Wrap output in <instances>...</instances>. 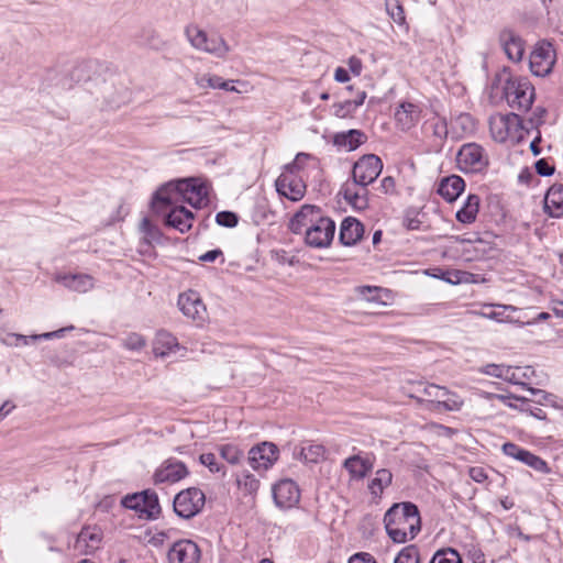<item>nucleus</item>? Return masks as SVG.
I'll list each match as a JSON object with an SVG mask.
<instances>
[{
    "mask_svg": "<svg viewBox=\"0 0 563 563\" xmlns=\"http://www.w3.org/2000/svg\"><path fill=\"white\" fill-rule=\"evenodd\" d=\"M289 229L295 234L305 233V242L308 246L324 249L333 241L335 222L322 216L321 208L303 205L290 219Z\"/></svg>",
    "mask_w": 563,
    "mask_h": 563,
    "instance_id": "f257e3e1",
    "label": "nucleus"
},
{
    "mask_svg": "<svg viewBox=\"0 0 563 563\" xmlns=\"http://www.w3.org/2000/svg\"><path fill=\"white\" fill-rule=\"evenodd\" d=\"M504 97L510 108L527 112L534 101V87L526 77L509 76L503 87Z\"/></svg>",
    "mask_w": 563,
    "mask_h": 563,
    "instance_id": "f03ea898",
    "label": "nucleus"
},
{
    "mask_svg": "<svg viewBox=\"0 0 563 563\" xmlns=\"http://www.w3.org/2000/svg\"><path fill=\"white\" fill-rule=\"evenodd\" d=\"M384 522L406 527L413 539L421 530V518L418 506L411 501L394 504L384 515Z\"/></svg>",
    "mask_w": 563,
    "mask_h": 563,
    "instance_id": "7ed1b4c3",
    "label": "nucleus"
},
{
    "mask_svg": "<svg viewBox=\"0 0 563 563\" xmlns=\"http://www.w3.org/2000/svg\"><path fill=\"white\" fill-rule=\"evenodd\" d=\"M185 34L196 49L209 53L218 58L225 57L230 52V46L222 36H208V34L197 25L190 24L186 26Z\"/></svg>",
    "mask_w": 563,
    "mask_h": 563,
    "instance_id": "20e7f679",
    "label": "nucleus"
},
{
    "mask_svg": "<svg viewBox=\"0 0 563 563\" xmlns=\"http://www.w3.org/2000/svg\"><path fill=\"white\" fill-rule=\"evenodd\" d=\"M205 504V493L198 487H188L175 495L173 508L179 518L191 519L202 511Z\"/></svg>",
    "mask_w": 563,
    "mask_h": 563,
    "instance_id": "39448f33",
    "label": "nucleus"
},
{
    "mask_svg": "<svg viewBox=\"0 0 563 563\" xmlns=\"http://www.w3.org/2000/svg\"><path fill=\"white\" fill-rule=\"evenodd\" d=\"M382 170V159L375 154H365L353 165L352 183L357 186H368L378 178Z\"/></svg>",
    "mask_w": 563,
    "mask_h": 563,
    "instance_id": "423d86ee",
    "label": "nucleus"
},
{
    "mask_svg": "<svg viewBox=\"0 0 563 563\" xmlns=\"http://www.w3.org/2000/svg\"><path fill=\"white\" fill-rule=\"evenodd\" d=\"M121 505L126 509L145 514L150 519L156 518L161 512L158 496L155 492L150 489L125 495L121 499Z\"/></svg>",
    "mask_w": 563,
    "mask_h": 563,
    "instance_id": "0eeeda50",
    "label": "nucleus"
},
{
    "mask_svg": "<svg viewBox=\"0 0 563 563\" xmlns=\"http://www.w3.org/2000/svg\"><path fill=\"white\" fill-rule=\"evenodd\" d=\"M556 60L555 49L548 41H540L536 44L530 54L529 66L533 75L544 77L549 75Z\"/></svg>",
    "mask_w": 563,
    "mask_h": 563,
    "instance_id": "6e6552de",
    "label": "nucleus"
},
{
    "mask_svg": "<svg viewBox=\"0 0 563 563\" xmlns=\"http://www.w3.org/2000/svg\"><path fill=\"white\" fill-rule=\"evenodd\" d=\"M456 162L463 173H481L488 165L484 148L476 143L462 145L457 152Z\"/></svg>",
    "mask_w": 563,
    "mask_h": 563,
    "instance_id": "1a4fd4ad",
    "label": "nucleus"
},
{
    "mask_svg": "<svg viewBox=\"0 0 563 563\" xmlns=\"http://www.w3.org/2000/svg\"><path fill=\"white\" fill-rule=\"evenodd\" d=\"M175 181L181 201L189 203L196 209L202 206L208 197L205 181L196 177L176 179Z\"/></svg>",
    "mask_w": 563,
    "mask_h": 563,
    "instance_id": "9d476101",
    "label": "nucleus"
},
{
    "mask_svg": "<svg viewBox=\"0 0 563 563\" xmlns=\"http://www.w3.org/2000/svg\"><path fill=\"white\" fill-rule=\"evenodd\" d=\"M279 450L273 442H262L249 451V464L255 471L268 470L278 460Z\"/></svg>",
    "mask_w": 563,
    "mask_h": 563,
    "instance_id": "9b49d317",
    "label": "nucleus"
},
{
    "mask_svg": "<svg viewBox=\"0 0 563 563\" xmlns=\"http://www.w3.org/2000/svg\"><path fill=\"white\" fill-rule=\"evenodd\" d=\"M273 499L279 509H290L300 500V489L296 482L284 478L272 487Z\"/></svg>",
    "mask_w": 563,
    "mask_h": 563,
    "instance_id": "f8f14e48",
    "label": "nucleus"
},
{
    "mask_svg": "<svg viewBox=\"0 0 563 563\" xmlns=\"http://www.w3.org/2000/svg\"><path fill=\"white\" fill-rule=\"evenodd\" d=\"M189 475L186 464L175 457L165 460L154 472L153 482L155 485L177 483Z\"/></svg>",
    "mask_w": 563,
    "mask_h": 563,
    "instance_id": "ddd939ff",
    "label": "nucleus"
},
{
    "mask_svg": "<svg viewBox=\"0 0 563 563\" xmlns=\"http://www.w3.org/2000/svg\"><path fill=\"white\" fill-rule=\"evenodd\" d=\"M289 174H280L276 181V191L289 199L290 201H299L305 197L307 186L301 176Z\"/></svg>",
    "mask_w": 563,
    "mask_h": 563,
    "instance_id": "4468645a",
    "label": "nucleus"
},
{
    "mask_svg": "<svg viewBox=\"0 0 563 563\" xmlns=\"http://www.w3.org/2000/svg\"><path fill=\"white\" fill-rule=\"evenodd\" d=\"M201 551L191 540L176 541L167 552L169 563H199Z\"/></svg>",
    "mask_w": 563,
    "mask_h": 563,
    "instance_id": "2eb2a0df",
    "label": "nucleus"
},
{
    "mask_svg": "<svg viewBox=\"0 0 563 563\" xmlns=\"http://www.w3.org/2000/svg\"><path fill=\"white\" fill-rule=\"evenodd\" d=\"M177 303L186 317L196 321L205 320L207 310L198 292L189 290L187 292L180 294Z\"/></svg>",
    "mask_w": 563,
    "mask_h": 563,
    "instance_id": "dca6fc26",
    "label": "nucleus"
},
{
    "mask_svg": "<svg viewBox=\"0 0 563 563\" xmlns=\"http://www.w3.org/2000/svg\"><path fill=\"white\" fill-rule=\"evenodd\" d=\"M194 218V212L186 207L175 206L164 214V224L185 233L191 229Z\"/></svg>",
    "mask_w": 563,
    "mask_h": 563,
    "instance_id": "f3484780",
    "label": "nucleus"
},
{
    "mask_svg": "<svg viewBox=\"0 0 563 563\" xmlns=\"http://www.w3.org/2000/svg\"><path fill=\"white\" fill-rule=\"evenodd\" d=\"M181 201L175 180L162 185L153 195L152 208L155 212H162L165 208H172L174 203Z\"/></svg>",
    "mask_w": 563,
    "mask_h": 563,
    "instance_id": "a211bd4d",
    "label": "nucleus"
},
{
    "mask_svg": "<svg viewBox=\"0 0 563 563\" xmlns=\"http://www.w3.org/2000/svg\"><path fill=\"white\" fill-rule=\"evenodd\" d=\"M363 223L353 217H346L340 224L339 242L344 246L357 244L364 235Z\"/></svg>",
    "mask_w": 563,
    "mask_h": 563,
    "instance_id": "6ab92c4d",
    "label": "nucleus"
},
{
    "mask_svg": "<svg viewBox=\"0 0 563 563\" xmlns=\"http://www.w3.org/2000/svg\"><path fill=\"white\" fill-rule=\"evenodd\" d=\"M93 67L95 62L92 60L78 62L70 70H68V76L60 78L59 84H62V89L69 90L75 84L88 81L91 78Z\"/></svg>",
    "mask_w": 563,
    "mask_h": 563,
    "instance_id": "aec40b11",
    "label": "nucleus"
},
{
    "mask_svg": "<svg viewBox=\"0 0 563 563\" xmlns=\"http://www.w3.org/2000/svg\"><path fill=\"white\" fill-rule=\"evenodd\" d=\"M500 44L507 57L514 62L521 60L525 52L522 38L510 29H504L499 33Z\"/></svg>",
    "mask_w": 563,
    "mask_h": 563,
    "instance_id": "412c9836",
    "label": "nucleus"
},
{
    "mask_svg": "<svg viewBox=\"0 0 563 563\" xmlns=\"http://www.w3.org/2000/svg\"><path fill=\"white\" fill-rule=\"evenodd\" d=\"M421 109L412 102H401L395 111V120L402 131L413 128L420 120Z\"/></svg>",
    "mask_w": 563,
    "mask_h": 563,
    "instance_id": "4be33fe9",
    "label": "nucleus"
},
{
    "mask_svg": "<svg viewBox=\"0 0 563 563\" xmlns=\"http://www.w3.org/2000/svg\"><path fill=\"white\" fill-rule=\"evenodd\" d=\"M465 181L459 175H450L443 177L439 185L437 192L448 202L455 201L464 191Z\"/></svg>",
    "mask_w": 563,
    "mask_h": 563,
    "instance_id": "5701e85b",
    "label": "nucleus"
},
{
    "mask_svg": "<svg viewBox=\"0 0 563 563\" xmlns=\"http://www.w3.org/2000/svg\"><path fill=\"white\" fill-rule=\"evenodd\" d=\"M343 467L349 472L352 479H363L373 470V461L360 454L352 455L344 460Z\"/></svg>",
    "mask_w": 563,
    "mask_h": 563,
    "instance_id": "b1692460",
    "label": "nucleus"
},
{
    "mask_svg": "<svg viewBox=\"0 0 563 563\" xmlns=\"http://www.w3.org/2000/svg\"><path fill=\"white\" fill-rule=\"evenodd\" d=\"M544 211L551 218H559L563 214V185L554 184L549 188L544 197Z\"/></svg>",
    "mask_w": 563,
    "mask_h": 563,
    "instance_id": "393cba45",
    "label": "nucleus"
},
{
    "mask_svg": "<svg viewBox=\"0 0 563 563\" xmlns=\"http://www.w3.org/2000/svg\"><path fill=\"white\" fill-rule=\"evenodd\" d=\"M499 123L500 128L497 131L495 130V123H490L493 136L498 142H504L507 139L508 132L512 126L521 130H528V128L525 126L523 119L515 112L501 117L499 119Z\"/></svg>",
    "mask_w": 563,
    "mask_h": 563,
    "instance_id": "a878e982",
    "label": "nucleus"
},
{
    "mask_svg": "<svg viewBox=\"0 0 563 563\" xmlns=\"http://www.w3.org/2000/svg\"><path fill=\"white\" fill-rule=\"evenodd\" d=\"M367 141L366 134L356 129H351L346 132H339L333 136V144L339 147H344L347 151H355Z\"/></svg>",
    "mask_w": 563,
    "mask_h": 563,
    "instance_id": "bb28decb",
    "label": "nucleus"
},
{
    "mask_svg": "<svg viewBox=\"0 0 563 563\" xmlns=\"http://www.w3.org/2000/svg\"><path fill=\"white\" fill-rule=\"evenodd\" d=\"M179 347L177 339L169 332L158 331L153 343V353L156 357H166Z\"/></svg>",
    "mask_w": 563,
    "mask_h": 563,
    "instance_id": "cd10ccee",
    "label": "nucleus"
},
{
    "mask_svg": "<svg viewBox=\"0 0 563 563\" xmlns=\"http://www.w3.org/2000/svg\"><path fill=\"white\" fill-rule=\"evenodd\" d=\"M57 282L66 288L78 292H86L93 287V279L87 274H66L58 276Z\"/></svg>",
    "mask_w": 563,
    "mask_h": 563,
    "instance_id": "c85d7f7f",
    "label": "nucleus"
},
{
    "mask_svg": "<svg viewBox=\"0 0 563 563\" xmlns=\"http://www.w3.org/2000/svg\"><path fill=\"white\" fill-rule=\"evenodd\" d=\"M481 198L477 195L470 194L461 209L456 211V220L463 224H471L475 222L479 211Z\"/></svg>",
    "mask_w": 563,
    "mask_h": 563,
    "instance_id": "c756f323",
    "label": "nucleus"
},
{
    "mask_svg": "<svg viewBox=\"0 0 563 563\" xmlns=\"http://www.w3.org/2000/svg\"><path fill=\"white\" fill-rule=\"evenodd\" d=\"M356 185L353 183H344L340 189V195L343 196L344 200L356 211H364L368 208V198L360 196L358 192L355 191Z\"/></svg>",
    "mask_w": 563,
    "mask_h": 563,
    "instance_id": "7c9ffc66",
    "label": "nucleus"
},
{
    "mask_svg": "<svg viewBox=\"0 0 563 563\" xmlns=\"http://www.w3.org/2000/svg\"><path fill=\"white\" fill-rule=\"evenodd\" d=\"M393 474L387 468H380L376 472L375 477L368 483V489L373 498H380L386 487L391 485Z\"/></svg>",
    "mask_w": 563,
    "mask_h": 563,
    "instance_id": "2f4dec72",
    "label": "nucleus"
},
{
    "mask_svg": "<svg viewBox=\"0 0 563 563\" xmlns=\"http://www.w3.org/2000/svg\"><path fill=\"white\" fill-rule=\"evenodd\" d=\"M463 404V399L451 391L450 396H445L440 400H428L427 408L434 411H459Z\"/></svg>",
    "mask_w": 563,
    "mask_h": 563,
    "instance_id": "473e14b6",
    "label": "nucleus"
},
{
    "mask_svg": "<svg viewBox=\"0 0 563 563\" xmlns=\"http://www.w3.org/2000/svg\"><path fill=\"white\" fill-rule=\"evenodd\" d=\"M385 9L387 14L396 24L408 29L405 10L399 0H386Z\"/></svg>",
    "mask_w": 563,
    "mask_h": 563,
    "instance_id": "72a5a7b5",
    "label": "nucleus"
},
{
    "mask_svg": "<svg viewBox=\"0 0 563 563\" xmlns=\"http://www.w3.org/2000/svg\"><path fill=\"white\" fill-rule=\"evenodd\" d=\"M518 401L520 412L528 413L529 416L538 420H547V412L541 407L538 406L534 399H529L519 396Z\"/></svg>",
    "mask_w": 563,
    "mask_h": 563,
    "instance_id": "f704fd0d",
    "label": "nucleus"
},
{
    "mask_svg": "<svg viewBox=\"0 0 563 563\" xmlns=\"http://www.w3.org/2000/svg\"><path fill=\"white\" fill-rule=\"evenodd\" d=\"M233 81L224 80L222 77L213 75V76H203L200 79H197V85L200 87H209L213 89H222L225 91H234L235 88L232 85Z\"/></svg>",
    "mask_w": 563,
    "mask_h": 563,
    "instance_id": "c9c22d12",
    "label": "nucleus"
},
{
    "mask_svg": "<svg viewBox=\"0 0 563 563\" xmlns=\"http://www.w3.org/2000/svg\"><path fill=\"white\" fill-rule=\"evenodd\" d=\"M519 462L526 464L527 466L531 467L532 470L539 473H550V467L548 466V463L540 456L530 452L529 450H525Z\"/></svg>",
    "mask_w": 563,
    "mask_h": 563,
    "instance_id": "e433bc0d",
    "label": "nucleus"
},
{
    "mask_svg": "<svg viewBox=\"0 0 563 563\" xmlns=\"http://www.w3.org/2000/svg\"><path fill=\"white\" fill-rule=\"evenodd\" d=\"M429 563H462V558L457 550L445 548L438 550L431 558Z\"/></svg>",
    "mask_w": 563,
    "mask_h": 563,
    "instance_id": "4c0bfd02",
    "label": "nucleus"
},
{
    "mask_svg": "<svg viewBox=\"0 0 563 563\" xmlns=\"http://www.w3.org/2000/svg\"><path fill=\"white\" fill-rule=\"evenodd\" d=\"M325 449L321 444H309L307 446H302L300 451V455L306 463H318L324 456Z\"/></svg>",
    "mask_w": 563,
    "mask_h": 563,
    "instance_id": "58836bf2",
    "label": "nucleus"
},
{
    "mask_svg": "<svg viewBox=\"0 0 563 563\" xmlns=\"http://www.w3.org/2000/svg\"><path fill=\"white\" fill-rule=\"evenodd\" d=\"M394 563H421L418 547L410 544L402 548L396 555Z\"/></svg>",
    "mask_w": 563,
    "mask_h": 563,
    "instance_id": "ea45409f",
    "label": "nucleus"
},
{
    "mask_svg": "<svg viewBox=\"0 0 563 563\" xmlns=\"http://www.w3.org/2000/svg\"><path fill=\"white\" fill-rule=\"evenodd\" d=\"M141 230L144 233V243L151 245L153 242H159L162 238L161 230L151 222L150 219L144 218L141 222Z\"/></svg>",
    "mask_w": 563,
    "mask_h": 563,
    "instance_id": "a19ab883",
    "label": "nucleus"
},
{
    "mask_svg": "<svg viewBox=\"0 0 563 563\" xmlns=\"http://www.w3.org/2000/svg\"><path fill=\"white\" fill-rule=\"evenodd\" d=\"M64 76H68V71H59L57 68H48L45 70L41 87L43 89L52 87H57L62 89V84H59V81L60 78Z\"/></svg>",
    "mask_w": 563,
    "mask_h": 563,
    "instance_id": "79ce46f5",
    "label": "nucleus"
},
{
    "mask_svg": "<svg viewBox=\"0 0 563 563\" xmlns=\"http://www.w3.org/2000/svg\"><path fill=\"white\" fill-rule=\"evenodd\" d=\"M121 345L129 351H141L146 345L145 338L136 332H130L121 339Z\"/></svg>",
    "mask_w": 563,
    "mask_h": 563,
    "instance_id": "37998d69",
    "label": "nucleus"
},
{
    "mask_svg": "<svg viewBox=\"0 0 563 563\" xmlns=\"http://www.w3.org/2000/svg\"><path fill=\"white\" fill-rule=\"evenodd\" d=\"M238 486L247 494L256 493L260 488V481L251 473L243 472L236 477Z\"/></svg>",
    "mask_w": 563,
    "mask_h": 563,
    "instance_id": "c03bdc74",
    "label": "nucleus"
},
{
    "mask_svg": "<svg viewBox=\"0 0 563 563\" xmlns=\"http://www.w3.org/2000/svg\"><path fill=\"white\" fill-rule=\"evenodd\" d=\"M219 453L228 463L239 464L243 457V452L234 444H222L219 446Z\"/></svg>",
    "mask_w": 563,
    "mask_h": 563,
    "instance_id": "a18cd8bd",
    "label": "nucleus"
},
{
    "mask_svg": "<svg viewBox=\"0 0 563 563\" xmlns=\"http://www.w3.org/2000/svg\"><path fill=\"white\" fill-rule=\"evenodd\" d=\"M332 114L336 118L344 119L350 118L356 111V108L352 103L351 100H344L341 102H335L331 107Z\"/></svg>",
    "mask_w": 563,
    "mask_h": 563,
    "instance_id": "49530a36",
    "label": "nucleus"
},
{
    "mask_svg": "<svg viewBox=\"0 0 563 563\" xmlns=\"http://www.w3.org/2000/svg\"><path fill=\"white\" fill-rule=\"evenodd\" d=\"M402 224L407 230H420L422 221L420 220V211L409 208L405 211Z\"/></svg>",
    "mask_w": 563,
    "mask_h": 563,
    "instance_id": "de8ad7c7",
    "label": "nucleus"
},
{
    "mask_svg": "<svg viewBox=\"0 0 563 563\" xmlns=\"http://www.w3.org/2000/svg\"><path fill=\"white\" fill-rule=\"evenodd\" d=\"M199 462L208 467L211 473H222V476H225L224 465L217 462L213 453H202L199 456Z\"/></svg>",
    "mask_w": 563,
    "mask_h": 563,
    "instance_id": "09e8293b",
    "label": "nucleus"
},
{
    "mask_svg": "<svg viewBox=\"0 0 563 563\" xmlns=\"http://www.w3.org/2000/svg\"><path fill=\"white\" fill-rule=\"evenodd\" d=\"M547 113L548 111L544 107H537L532 115L525 122V126L528 128L526 131L529 132L530 129L540 130V126L544 123Z\"/></svg>",
    "mask_w": 563,
    "mask_h": 563,
    "instance_id": "8fccbe9b",
    "label": "nucleus"
},
{
    "mask_svg": "<svg viewBox=\"0 0 563 563\" xmlns=\"http://www.w3.org/2000/svg\"><path fill=\"white\" fill-rule=\"evenodd\" d=\"M421 391L424 396L430 398L429 400H440L441 398L451 395V390L435 384H428L423 386Z\"/></svg>",
    "mask_w": 563,
    "mask_h": 563,
    "instance_id": "3c124183",
    "label": "nucleus"
},
{
    "mask_svg": "<svg viewBox=\"0 0 563 563\" xmlns=\"http://www.w3.org/2000/svg\"><path fill=\"white\" fill-rule=\"evenodd\" d=\"M388 537L396 543H405L407 538L406 527L396 526L394 523L384 522Z\"/></svg>",
    "mask_w": 563,
    "mask_h": 563,
    "instance_id": "603ef678",
    "label": "nucleus"
},
{
    "mask_svg": "<svg viewBox=\"0 0 563 563\" xmlns=\"http://www.w3.org/2000/svg\"><path fill=\"white\" fill-rule=\"evenodd\" d=\"M216 222L220 227L234 228L239 223V216L233 211H220L216 214Z\"/></svg>",
    "mask_w": 563,
    "mask_h": 563,
    "instance_id": "864d4df0",
    "label": "nucleus"
},
{
    "mask_svg": "<svg viewBox=\"0 0 563 563\" xmlns=\"http://www.w3.org/2000/svg\"><path fill=\"white\" fill-rule=\"evenodd\" d=\"M528 390L536 397L534 401H537L538 406H552L555 407L556 397L553 394L547 393L542 389H537L533 387H528Z\"/></svg>",
    "mask_w": 563,
    "mask_h": 563,
    "instance_id": "5fc2aeb1",
    "label": "nucleus"
},
{
    "mask_svg": "<svg viewBox=\"0 0 563 563\" xmlns=\"http://www.w3.org/2000/svg\"><path fill=\"white\" fill-rule=\"evenodd\" d=\"M478 371H479V373H483L485 375L503 379L504 373L510 372V366H506L504 364L492 363V364H486L485 366L481 367Z\"/></svg>",
    "mask_w": 563,
    "mask_h": 563,
    "instance_id": "6e6d98bb",
    "label": "nucleus"
},
{
    "mask_svg": "<svg viewBox=\"0 0 563 563\" xmlns=\"http://www.w3.org/2000/svg\"><path fill=\"white\" fill-rule=\"evenodd\" d=\"M308 157H309V155L306 153H298L291 163L286 164L284 166V170L282 174L291 173L290 175L300 176V172L302 170L301 161L306 159Z\"/></svg>",
    "mask_w": 563,
    "mask_h": 563,
    "instance_id": "4d7b16f0",
    "label": "nucleus"
},
{
    "mask_svg": "<svg viewBox=\"0 0 563 563\" xmlns=\"http://www.w3.org/2000/svg\"><path fill=\"white\" fill-rule=\"evenodd\" d=\"M526 449L521 448L520 445L514 443V442H506L501 446V451L505 455L512 457L517 461H520L522 453Z\"/></svg>",
    "mask_w": 563,
    "mask_h": 563,
    "instance_id": "13d9d810",
    "label": "nucleus"
},
{
    "mask_svg": "<svg viewBox=\"0 0 563 563\" xmlns=\"http://www.w3.org/2000/svg\"><path fill=\"white\" fill-rule=\"evenodd\" d=\"M71 330H74V325L65 327V328L58 329L56 331L45 332L42 334H33V335H30L29 338H31L32 342H35L38 340H49V339H54V338H63L65 332L71 331Z\"/></svg>",
    "mask_w": 563,
    "mask_h": 563,
    "instance_id": "bf43d9fd",
    "label": "nucleus"
},
{
    "mask_svg": "<svg viewBox=\"0 0 563 563\" xmlns=\"http://www.w3.org/2000/svg\"><path fill=\"white\" fill-rule=\"evenodd\" d=\"M382 290V288L376 286H362L358 288L360 295L367 301L371 302H379V296L378 292Z\"/></svg>",
    "mask_w": 563,
    "mask_h": 563,
    "instance_id": "052dcab7",
    "label": "nucleus"
},
{
    "mask_svg": "<svg viewBox=\"0 0 563 563\" xmlns=\"http://www.w3.org/2000/svg\"><path fill=\"white\" fill-rule=\"evenodd\" d=\"M534 168L540 176H552L555 172V166L550 164L549 159L540 158L534 163Z\"/></svg>",
    "mask_w": 563,
    "mask_h": 563,
    "instance_id": "680f3d73",
    "label": "nucleus"
},
{
    "mask_svg": "<svg viewBox=\"0 0 563 563\" xmlns=\"http://www.w3.org/2000/svg\"><path fill=\"white\" fill-rule=\"evenodd\" d=\"M29 336L30 335L19 333H9L7 338L3 339V343L10 346L27 345L32 341Z\"/></svg>",
    "mask_w": 563,
    "mask_h": 563,
    "instance_id": "e2e57ef3",
    "label": "nucleus"
},
{
    "mask_svg": "<svg viewBox=\"0 0 563 563\" xmlns=\"http://www.w3.org/2000/svg\"><path fill=\"white\" fill-rule=\"evenodd\" d=\"M468 475L476 483H484L488 478L486 470L482 466L470 467Z\"/></svg>",
    "mask_w": 563,
    "mask_h": 563,
    "instance_id": "0e129e2a",
    "label": "nucleus"
},
{
    "mask_svg": "<svg viewBox=\"0 0 563 563\" xmlns=\"http://www.w3.org/2000/svg\"><path fill=\"white\" fill-rule=\"evenodd\" d=\"M382 192L386 195H394L396 194V181L395 178L391 176H386L380 180L379 186Z\"/></svg>",
    "mask_w": 563,
    "mask_h": 563,
    "instance_id": "69168bd1",
    "label": "nucleus"
},
{
    "mask_svg": "<svg viewBox=\"0 0 563 563\" xmlns=\"http://www.w3.org/2000/svg\"><path fill=\"white\" fill-rule=\"evenodd\" d=\"M347 563H377L375 558L367 552H358L353 554Z\"/></svg>",
    "mask_w": 563,
    "mask_h": 563,
    "instance_id": "338daca9",
    "label": "nucleus"
},
{
    "mask_svg": "<svg viewBox=\"0 0 563 563\" xmlns=\"http://www.w3.org/2000/svg\"><path fill=\"white\" fill-rule=\"evenodd\" d=\"M78 539L82 541H91L96 544L99 543L101 540L98 533L90 532L88 528H84L80 531Z\"/></svg>",
    "mask_w": 563,
    "mask_h": 563,
    "instance_id": "774afa93",
    "label": "nucleus"
}]
</instances>
